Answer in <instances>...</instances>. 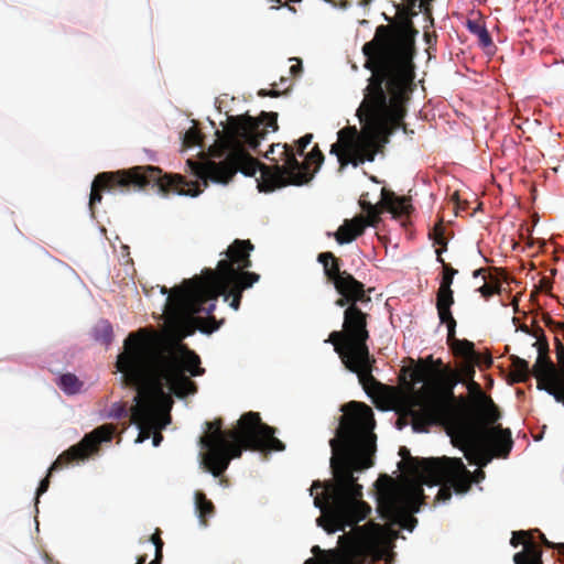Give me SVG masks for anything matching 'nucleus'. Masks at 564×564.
Listing matches in <instances>:
<instances>
[{"label":"nucleus","mask_w":564,"mask_h":564,"mask_svg":"<svg viewBox=\"0 0 564 564\" xmlns=\"http://www.w3.org/2000/svg\"><path fill=\"white\" fill-rule=\"evenodd\" d=\"M276 131L278 113L262 111L258 118L249 115L229 116L225 134L220 138V150L213 155L225 160L215 162L207 160L197 162L187 160L191 173L199 181H187L181 174H162V170L153 165H137L112 172H101L96 175V205L102 200V192L128 193L142 191L148 186L158 187L160 192H175L180 195L198 196L208 181L227 184L239 171L247 176H253L257 171L261 173L258 184L260 192H273L289 185L301 186L313 178L308 162L315 163L317 169L324 161V154L318 145L308 153L305 162L296 159L294 150L288 143H273L264 156L273 162L268 166L254 159L246 149L259 153L258 147L269 133V129Z\"/></svg>","instance_id":"1"},{"label":"nucleus","mask_w":564,"mask_h":564,"mask_svg":"<svg viewBox=\"0 0 564 564\" xmlns=\"http://www.w3.org/2000/svg\"><path fill=\"white\" fill-rule=\"evenodd\" d=\"M412 21L405 18L398 24L379 25L371 41L362 46L365 67L371 72L364 100L357 116L365 122V131L346 127L338 131V140L330 148L337 156L339 169L348 164L355 167L372 162L380 142L403 121L405 104L414 89L415 35Z\"/></svg>","instance_id":"2"},{"label":"nucleus","mask_w":564,"mask_h":564,"mask_svg":"<svg viewBox=\"0 0 564 564\" xmlns=\"http://www.w3.org/2000/svg\"><path fill=\"white\" fill-rule=\"evenodd\" d=\"M192 334L188 330L177 340H167L152 328H140L124 339L116 366L123 383L137 391L130 411L132 422L140 430L139 443L170 423V415L160 408L161 401L171 400L169 393L185 398L197 392L189 377L202 376L205 369L200 367L199 356L181 343Z\"/></svg>","instance_id":"3"},{"label":"nucleus","mask_w":564,"mask_h":564,"mask_svg":"<svg viewBox=\"0 0 564 564\" xmlns=\"http://www.w3.org/2000/svg\"><path fill=\"white\" fill-rule=\"evenodd\" d=\"M341 411L335 437L329 441L333 478L314 480L310 489L311 496L314 490L323 489L314 497V506L322 511L317 524L328 533L352 528L371 512V507L362 500L364 488L355 474L373 465L377 440L373 411L357 401L343 405Z\"/></svg>","instance_id":"4"},{"label":"nucleus","mask_w":564,"mask_h":564,"mask_svg":"<svg viewBox=\"0 0 564 564\" xmlns=\"http://www.w3.org/2000/svg\"><path fill=\"white\" fill-rule=\"evenodd\" d=\"M492 364L488 350L479 351L473 341L460 339V388L465 389L460 393V453L470 465L478 467L471 473L460 458V496L485 478L480 468L487 466L494 455L506 458L513 445L509 430L491 433L488 429L500 414L490 395L475 380L476 367L482 371Z\"/></svg>","instance_id":"5"},{"label":"nucleus","mask_w":564,"mask_h":564,"mask_svg":"<svg viewBox=\"0 0 564 564\" xmlns=\"http://www.w3.org/2000/svg\"><path fill=\"white\" fill-rule=\"evenodd\" d=\"M410 380L403 377L408 392L399 400L397 427L402 430L411 419L414 432H427L432 425L446 430L454 447L458 448V398L454 388L458 384V368L453 369L432 355L419 359L413 368H403Z\"/></svg>","instance_id":"6"},{"label":"nucleus","mask_w":564,"mask_h":564,"mask_svg":"<svg viewBox=\"0 0 564 564\" xmlns=\"http://www.w3.org/2000/svg\"><path fill=\"white\" fill-rule=\"evenodd\" d=\"M399 455L400 468L416 481L408 487L389 486L378 496V510L381 517L391 522L404 519L410 509L424 499L422 485L438 486L435 500L445 502L453 492L458 494V458L453 457H413L405 446H401Z\"/></svg>","instance_id":"7"},{"label":"nucleus","mask_w":564,"mask_h":564,"mask_svg":"<svg viewBox=\"0 0 564 564\" xmlns=\"http://www.w3.org/2000/svg\"><path fill=\"white\" fill-rule=\"evenodd\" d=\"M223 420L206 422L207 431L199 438L206 449L203 464L214 477L221 476L230 460L239 458L243 451L269 453L283 452L285 445L274 436L275 429L263 423L258 412L240 416L235 429L224 431Z\"/></svg>","instance_id":"8"},{"label":"nucleus","mask_w":564,"mask_h":564,"mask_svg":"<svg viewBox=\"0 0 564 564\" xmlns=\"http://www.w3.org/2000/svg\"><path fill=\"white\" fill-rule=\"evenodd\" d=\"M260 279V275H246L245 280L208 281L200 278L187 279L182 288H176L170 297V312L173 318L180 319L199 313L210 314L216 308L219 295L225 301L231 297L230 307H240L242 293L250 289Z\"/></svg>","instance_id":"9"},{"label":"nucleus","mask_w":564,"mask_h":564,"mask_svg":"<svg viewBox=\"0 0 564 564\" xmlns=\"http://www.w3.org/2000/svg\"><path fill=\"white\" fill-rule=\"evenodd\" d=\"M349 300L344 307L343 329L333 330L325 343L334 346L335 352L341 358L345 355L368 356L367 341L370 338L368 326L369 314L360 305L369 304L371 297L365 288L348 294Z\"/></svg>","instance_id":"10"},{"label":"nucleus","mask_w":564,"mask_h":564,"mask_svg":"<svg viewBox=\"0 0 564 564\" xmlns=\"http://www.w3.org/2000/svg\"><path fill=\"white\" fill-rule=\"evenodd\" d=\"M115 431L116 429L111 424H104L98 426L90 433L86 434L79 443L70 446L68 449L58 455L56 460L48 468L46 477L41 480L37 487L36 502L39 501V497L47 491L50 487V477L53 471L58 470L69 464L87 459L90 455L99 451V445L102 442L111 441Z\"/></svg>","instance_id":"11"},{"label":"nucleus","mask_w":564,"mask_h":564,"mask_svg":"<svg viewBox=\"0 0 564 564\" xmlns=\"http://www.w3.org/2000/svg\"><path fill=\"white\" fill-rule=\"evenodd\" d=\"M254 246L250 240L235 239L224 252L216 269H205L199 276L208 281L245 280L246 275H259L248 269L252 265L250 253Z\"/></svg>","instance_id":"12"},{"label":"nucleus","mask_w":564,"mask_h":564,"mask_svg":"<svg viewBox=\"0 0 564 564\" xmlns=\"http://www.w3.org/2000/svg\"><path fill=\"white\" fill-rule=\"evenodd\" d=\"M443 248L436 249L437 261L443 265V274L436 295V308L442 324L447 326V343L454 358H458V338L456 337V321L451 307L454 304V292L451 289L457 270L446 263L442 258Z\"/></svg>","instance_id":"13"},{"label":"nucleus","mask_w":564,"mask_h":564,"mask_svg":"<svg viewBox=\"0 0 564 564\" xmlns=\"http://www.w3.org/2000/svg\"><path fill=\"white\" fill-rule=\"evenodd\" d=\"M317 261L323 265L324 274L328 282H330L336 292L340 295L335 304L344 307L349 300L348 294L361 291L365 284L356 280L347 271L340 270V260L330 251L321 252Z\"/></svg>","instance_id":"14"},{"label":"nucleus","mask_w":564,"mask_h":564,"mask_svg":"<svg viewBox=\"0 0 564 564\" xmlns=\"http://www.w3.org/2000/svg\"><path fill=\"white\" fill-rule=\"evenodd\" d=\"M411 209L412 205L410 204V199L408 197L397 196L394 192L383 187L381 189L380 206L371 212L366 213V216L359 215L355 218H362V220L367 224V227H377L381 220L380 215L383 213V210L389 212L394 218H398L404 215H409Z\"/></svg>","instance_id":"15"},{"label":"nucleus","mask_w":564,"mask_h":564,"mask_svg":"<svg viewBox=\"0 0 564 564\" xmlns=\"http://www.w3.org/2000/svg\"><path fill=\"white\" fill-rule=\"evenodd\" d=\"M500 292V284L497 280L487 274L484 267L471 270L470 275L464 281V296L466 303L477 300L488 301L495 294Z\"/></svg>","instance_id":"16"},{"label":"nucleus","mask_w":564,"mask_h":564,"mask_svg":"<svg viewBox=\"0 0 564 564\" xmlns=\"http://www.w3.org/2000/svg\"><path fill=\"white\" fill-rule=\"evenodd\" d=\"M340 360L347 370L358 376L359 382L366 390L380 386V382L372 376L376 359L370 355V351H368L367 358L358 357L357 355H345Z\"/></svg>","instance_id":"17"},{"label":"nucleus","mask_w":564,"mask_h":564,"mask_svg":"<svg viewBox=\"0 0 564 564\" xmlns=\"http://www.w3.org/2000/svg\"><path fill=\"white\" fill-rule=\"evenodd\" d=\"M185 281L186 280H184L181 285L174 286L171 291H169V289L166 286H163L161 289V293L162 294H169V296L166 299V304H165V313L167 315V318L172 323H175V324H183V323L189 322L192 325H194L196 328H198L202 333H205V334H212V333L216 332L220 327V325L224 323V321L217 322L214 316H210V317H199V316L193 315V316H187V317H183V318L176 319V318H173V316L171 315V312H170V297L173 296L174 290L176 288H182L183 286Z\"/></svg>","instance_id":"18"},{"label":"nucleus","mask_w":564,"mask_h":564,"mask_svg":"<svg viewBox=\"0 0 564 564\" xmlns=\"http://www.w3.org/2000/svg\"><path fill=\"white\" fill-rule=\"evenodd\" d=\"M510 543L514 547L523 544V551L513 556L514 564H542L540 547L532 539H528L524 532H513Z\"/></svg>","instance_id":"19"},{"label":"nucleus","mask_w":564,"mask_h":564,"mask_svg":"<svg viewBox=\"0 0 564 564\" xmlns=\"http://www.w3.org/2000/svg\"><path fill=\"white\" fill-rule=\"evenodd\" d=\"M464 24L468 32L477 39V43L482 50L489 53H492L496 50L485 21L478 11H471Z\"/></svg>","instance_id":"20"},{"label":"nucleus","mask_w":564,"mask_h":564,"mask_svg":"<svg viewBox=\"0 0 564 564\" xmlns=\"http://www.w3.org/2000/svg\"><path fill=\"white\" fill-rule=\"evenodd\" d=\"M367 227L362 218L346 219L344 224L334 234L336 241L339 245L350 243L357 237L361 236Z\"/></svg>","instance_id":"21"},{"label":"nucleus","mask_w":564,"mask_h":564,"mask_svg":"<svg viewBox=\"0 0 564 564\" xmlns=\"http://www.w3.org/2000/svg\"><path fill=\"white\" fill-rule=\"evenodd\" d=\"M536 377L550 381L547 387H544V383L540 381L538 386L539 389L545 390L549 394L553 395L557 402H562L564 404V391L554 386L556 375L550 362L536 370Z\"/></svg>","instance_id":"22"},{"label":"nucleus","mask_w":564,"mask_h":564,"mask_svg":"<svg viewBox=\"0 0 564 564\" xmlns=\"http://www.w3.org/2000/svg\"><path fill=\"white\" fill-rule=\"evenodd\" d=\"M195 509L202 524H207V519L215 513L214 503L207 499L203 491L195 492Z\"/></svg>","instance_id":"23"},{"label":"nucleus","mask_w":564,"mask_h":564,"mask_svg":"<svg viewBox=\"0 0 564 564\" xmlns=\"http://www.w3.org/2000/svg\"><path fill=\"white\" fill-rule=\"evenodd\" d=\"M59 388L67 394H75L80 391L83 382L73 373H64L58 379Z\"/></svg>","instance_id":"24"},{"label":"nucleus","mask_w":564,"mask_h":564,"mask_svg":"<svg viewBox=\"0 0 564 564\" xmlns=\"http://www.w3.org/2000/svg\"><path fill=\"white\" fill-rule=\"evenodd\" d=\"M151 541L155 546V555H154V558L148 564H162L164 543L160 536L159 530H156V532L154 534H152ZM135 564H147V555L144 554V555L138 556Z\"/></svg>","instance_id":"25"},{"label":"nucleus","mask_w":564,"mask_h":564,"mask_svg":"<svg viewBox=\"0 0 564 564\" xmlns=\"http://www.w3.org/2000/svg\"><path fill=\"white\" fill-rule=\"evenodd\" d=\"M512 365L519 380H527L530 377L531 369L528 361L519 357H513Z\"/></svg>","instance_id":"26"},{"label":"nucleus","mask_w":564,"mask_h":564,"mask_svg":"<svg viewBox=\"0 0 564 564\" xmlns=\"http://www.w3.org/2000/svg\"><path fill=\"white\" fill-rule=\"evenodd\" d=\"M203 135L197 127H191L184 134L183 143L185 147H195L202 143Z\"/></svg>","instance_id":"27"},{"label":"nucleus","mask_w":564,"mask_h":564,"mask_svg":"<svg viewBox=\"0 0 564 564\" xmlns=\"http://www.w3.org/2000/svg\"><path fill=\"white\" fill-rule=\"evenodd\" d=\"M112 327L108 322H101L96 328V338L105 345H109L112 340Z\"/></svg>","instance_id":"28"},{"label":"nucleus","mask_w":564,"mask_h":564,"mask_svg":"<svg viewBox=\"0 0 564 564\" xmlns=\"http://www.w3.org/2000/svg\"><path fill=\"white\" fill-rule=\"evenodd\" d=\"M430 237L434 240L435 245L444 247L446 245L444 229L442 225H435L433 230L430 232Z\"/></svg>","instance_id":"29"},{"label":"nucleus","mask_w":564,"mask_h":564,"mask_svg":"<svg viewBox=\"0 0 564 564\" xmlns=\"http://www.w3.org/2000/svg\"><path fill=\"white\" fill-rule=\"evenodd\" d=\"M311 551L315 556L323 554L324 557H322V558H313L312 557V558H308L304 564H330L329 558L324 554V551L318 545H314Z\"/></svg>","instance_id":"30"},{"label":"nucleus","mask_w":564,"mask_h":564,"mask_svg":"<svg viewBox=\"0 0 564 564\" xmlns=\"http://www.w3.org/2000/svg\"><path fill=\"white\" fill-rule=\"evenodd\" d=\"M312 139H313V134L312 133H307V134L303 135L302 138H300L296 141L297 154L299 155H303L304 150L312 142Z\"/></svg>","instance_id":"31"},{"label":"nucleus","mask_w":564,"mask_h":564,"mask_svg":"<svg viewBox=\"0 0 564 564\" xmlns=\"http://www.w3.org/2000/svg\"><path fill=\"white\" fill-rule=\"evenodd\" d=\"M432 0H411V6L417 7L420 12L430 14V4Z\"/></svg>","instance_id":"32"},{"label":"nucleus","mask_w":564,"mask_h":564,"mask_svg":"<svg viewBox=\"0 0 564 564\" xmlns=\"http://www.w3.org/2000/svg\"><path fill=\"white\" fill-rule=\"evenodd\" d=\"M296 63L294 65H292L290 67V73L293 75V76H297L302 73L303 70V67H302V61L300 58H293Z\"/></svg>","instance_id":"33"},{"label":"nucleus","mask_w":564,"mask_h":564,"mask_svg":"<svg viewBox=\"0 0 564 564\" xmlns=\"http://www.w3.org/2000/svg\"><path fill=\"white\" fill-rule=\"evenodd\" d=\"M359 205L361 207V209L365 212V213H368V212H371L375 208H377L378 206H380V202L376 205L371 204L370 202H367L365 199H360L359 200Z\"/></svg>","instance_id":"34"},{"label":"nucleus","mask_w":564,"mask_h":564,"mask_svg":"<svg viewBox=\"0 0 564 564\" xmlns=\"http://www.w3.org/2000/svg\"><path fill=\"white\" fill-rule=\"evenodd\" d=\"M458 198H459L458 189H456L451 195V200L453 204V213L455 214V216L458 215Z\"/></svg>","instance_id":"35"},{"label":"nucleus","mask_w":564,"mask_h":564,"mask_svg":"<svg viewBox=\"0 0 564 564\" xmlns=\"http://www.w3.org/2000/svg\"><path fill=\"white\" fill-rule=\"evenodd\" d=\"M152 436H153V445L159 446L161 444V442L163 441V435L161 434L160 430H155L152 433Z\"/></svg>","instance_id":"36"},{"label":"nucleus","mask_w":564,"mask_h":564,"mask_svg":"<svg viewBox=\"0 0 564 564\" xmlns=\"http://www.w3.org/2000/svg\"><path fill=\"white\" fill-rule=\"evenodd\" d=\"M268 96H269V97H272V98H275V97L281 96V91H279V90H276V89H270V90L268 91Z\"/></svg>","instance_id":"37"},{"label":"nucleus","mask_w":564,"mask_h":564,"mask_svg":"<svg viewBox=\"0 0 564 564\" xmlns=\"http://www.w3.org/2000/svg\"><path fill=\"white\" fill-rule=\"evenodd\" d=\"M283 3V0H274V4L271 6V9H279Z\"/></svg>","instance_id":"38"},{"label":"nucleus","mask_w":564,"mask_h":564,"mask_svg":"<svg viewBox=\"0 0 564 564\" xmlns=\"http://www.w3.org/2000/svg\"><path fill=\"white\" fill-rule=\"evenodd\" d=\"M557 550H558V553L560 555L563 557L564 560V543H560L556 545Z\"/></svg>","instance_id":"39"},{"label":"nucleus","mask_w":564,"mask_h":564,"mask_svg":"<svg viewBox=\"0 0 564 564\" xmlns=\"http://www.w3.org/2000/svg\"><path fill=\"white\" fill-rule=\"evenodd\" d=\"M126 412V409L123 406H120L119 410H117L115 416L120 417Z\"/></svg>","instance_id":"40"},{"label":"nucleus","mask_w":564,"mask_h":564,"mask_svg":"<svg viewBox=\"0 0 564 564\" xmlns=\"http://www.w3.org/2000/svg\"><path fill=\"white\" fill-rule=\"evenodd\" d=\"M268 91H269V90H267V89H260V90H259V93H258V95H259L260 97H269V96H268Z\"/></svg>","instance_id":"41"},{"label":"nucleus","mask_w":564,"mask_h":564,"mask_svg":"<svg viewBox=\"0 0 564 564\" xmlns=\"http://www.w3.org/2000/svg\"><path fill=\"white\" fill-rule=\"evenodd\" d=\"M542 538H543V541H544V543H545L546 545H550V546H552V545H553V544H552V543H550V542H549V541H547L543 535H542Z\"/></svg>","instance_id":"42"},{"label":"nucleus","mask_w":564,"mask_h":564,"mask_svg":"<svg viewBox=\"0 0 564 564\" xmlns=\"http://www.w3.org/2000/svg\"><path fill=\"white\" fill-rule=\"evenodd\" d=\"M459 209H460V213L464 210V203L463 200L460 199V206H459Z\"/></svg>","instance_id":"43"},{"label":"nucleus","mask_w":564,"mask_h":564,"mask_svg":"<svg viewBox=\"0 0 564 564\" xmlns=\"http://www.w3.org/2000/svg\"><path fill=\"white\" fill-rule=\"evenodd\" d=\"M289 10H291L292 12H296L295 8L294 7H291L290 4L288 6Z\"/></svg>","instance_id":"44"},{"label":"nucleus","mask_w":564,"mask_h":564,"mask_svg":"<svg viewBox=\"0 0 564 564\" xmlns=\"http://www.w3.org/2000/svg\"><path fill=\"white\" fill-rule=\"evenodd\" d=\"M478 254H479V258H480L482 261H485V260H486V259H485V257H482V256L480 254V251H479V250H478Z\"/></svg>","instance_id":"45"},{"label":"nucleus","mask_w":564,"mask_h":564,"mask_svg":"<svg viewBox=\"0 0 564 564\" xmlns=\"http://www.w3.org/2000/svg\"><path fill=\"white\" fill-rule=\"evenodd\" d=\"M384 478L391 480V477H389L388 475H384Z\"/></svg>","instance_id":"46"},{"label":"nucleus","mask_w":564,"mask_h":564,"mask_svg":"<svg viewBox=\"0 0 564 564\" xmlns=\"http://www.w3.org/2000/svg\"><path fill=\"white\" fill-rule=\"evenodd\" d=\"M384 478L391 480V477H389L388 475H384Z\"/></svg>","instance_id":"47"},{"label":"nucleus","mask_w":564,"mask_h":564,"mask_svg":"<svg viewBox=\"0 0 564 564\" xmlns=\"http://www.w3.org/2000/svg\"><path fill=\"white\" fill-rule=\"evenodd\" d=\"M384 478L391 480V477H389L388 475H384Z\"/></svg>","instance_id":"48"}]
</instances>
